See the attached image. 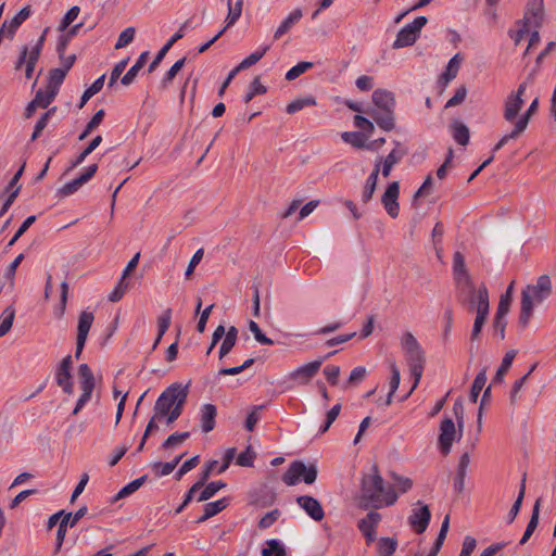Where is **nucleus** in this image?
Instances as JSON below:
<instances>
[{
  "instance_id": "1",
  "label": "nucleus",
  "mask_w": 556,
  "mask_h": 556,
  "mask_svg": "<svg viewBox=\"0 0 556 556\" xmlns=\"http://www.w3.org/2000/svg\"><path fill=\"white\" fill-rule=\"evenodd\" d=\"M362 497L375 507L393 505L399 495L393 486L384 484L378 467L372 465L362 479Z\"/></svg>"
},
{
  "instance_id": "2",
  "label": "nucleus",
  "mask_w": 556,
  "mask_h": 556,
  "mask_svg": "<svg viewBox=\"0 0 556 556\" xmlns=\"http://www.w3.org/2000/svg\"><path fill=\"white\" fill-rule=\"evenodd\" d=\"M188 395V387L181 383H173L166 388L157 397L154 412L159 420L165 419L167 424H173L182 413L184 405Z\"/></svg>"
},
{
  "instance_id": "3",
  "label": "nucleus",
  "mask_w": 556,
  "mask_h": 556,
  "mask_svg": "<svg viewBox=\"0 0 556 556\" xmlns=\"http://www.w3.org/2000/svg\"><path fill=\"white\" fill-rule=\"evenodd\" d=\"M552 294V280L549 276L542 275L535 283L528 285L521 291L519 323L526 327L532 317L535 306L542 304Z\"/></svg>"
},
{
  "instance_id": "4",
  "label": "nucleus",
  "mask_w": 556,
  "mask_h": 556,
  "mask_svg": "<svg viewBox=\"0 0 556 556\" xmlns=\"http://www.w3.org/2000/svg\"><path fill=\"white\" fill-rule=\"evenodd\" d=\"M374 109L367 111L377 125L384 131H391L395 127V98L393 92L387 89H376L372 92Z\"/></svg>"
},
{
  "instance_id": "5",
  "label": "nucleus",
  "mask_w": 556,
  "mask_h": 556,
  "mask_svg": "<svg viewBox=\"0 0 556 556\" xmlns=\"http://www.w3.org/2000/svg\"><path fill=\"white\" fill-rule=\"evenodd\" d=\"M469 303L477 309V316L470 334L471 340L475 341L479 338L489 315V292L484 285L471 291Z\"/></svg>"
},
{
  "instance_id": "6",
  "label": "nucleus",
  "mask_w": 556,
  "mask_h": 556,
  "mask_svg": "<svg viewBox=\"0 0 556 556\" xmlns=\"http://www.w3.org/2000/svg\"><path fill=\"white\" fill-rule=\"evenodd\" d=\"M317 478V468L315 465L306 466L301 460L292 462L288 470L282 476V481L287 485H295L300 481L312 484Z\"/></svg>"
},
{
  "instance_id": "7",
  "label": "nucleus",
  "mask_w": 556,
  "mask_h": 556,
  "mask_svg": "<svg viewBox=\"0 0 556 556\" xmlns=\"http://www.w3.org/2000/svg\"><path fill=\"white\" fill-rule=\"evenodd\" d=\"M49 28H46L42 35L38 38L34 46L28 48L27 46H23L21 50V54L15 63V70H20L24 64L26 65L25 75L29 79L33 76L35 65L39 59L41 53L46 35Z\"/></svg>"
},
{
  "instance_id": "8",
  "label": "nucleus",
  "mask_w": 556,
  "mask_h": 556,
  "mask_svg": "<svg viewBox=\"0 0 556 556\" xmlns=\"http://www.w3.org/2000/svg\"><path fill=\"white\" fill-rule=\"evenodd\" d=\"M427 22L428 20L426 16H418L412 23L401 28L392 45L393 49H401L413 46Z\"/></svg>"
},
{
  "instance_id": "9",
  "label": "nucleus",
  "mask_w": 556,
  "mask_h": 556,
  "mask_svg": "<svg viewBox=\"0 0 556 556\" xmlns=\"http://www.w3.org/2000/svg\"><path fill=\"white\" fill-rule=\"evenodd\" d=\"M405 359L407 362V365L410 370V375L414 378L413 386L409 390V392L404 396V400L407 399L412 392L417 388L424 372V366H425V352L422 348L415 350L414 352H410L405 355Z\"/></svg>"
},
{
  "instance_id": "10",
  "label": "nucleus",
  "mask_w": 556,
  "mask_h": 556,
  "mask_svg": "<svg viewBox=\"0 0 556 556\" xmlns=\"http://www.w3.org/2000/svg\"><path fill=\"white\" fill-rule=\"evenodd\" d=\"M459 440V430H456L455 424L451 418H444L440 425L439 447L443 455L451 452L453 442Z\"/></svg>"
},
{
  "instance_id": "11",
  "label": "nucleus",
  "mask_w": 556,
  "mask_h": 556,
  "mask_svg": "<svg viewBox=\"0 0 556 556\" xmlns=\"http://www.w3.org/2000/svg\"><path fill=\"white\" fill-rule=\"evenodd\" d=\"M399 195H400V184L397 181H393L389 184L386 191L382 194L381 203L391 218H396L400 213L399 205Z\"/></svg>"
},
{
  "instance_id": "12",
  "label": "nucleus",
  "mask_w": 556,
  "mask_h": 556,
  "mask_svg": "<svg viewBox=\"0 0 556 556\" xmlns=\"http://www.w3.org/2000/svg\"><path fill=\"white\" fill-rule=\"evenodd\" d=\"M94 316L91 312L84 311L79 315L78 327H77V342L75 357L79 358L84 350L88 332L92 326Z\"/></svg>"
},
{
  "instance_id": "13",
  "label": "nucleus",
  "mask_w": 556,
  "mask_h": 556,
  "mask_svg": "<svg viewBox=\"0 0 556 556\" xmlns=\"http://www.w3.org/2000/svg\"><path fill=\"white\" fill-rule=\"evenodd\" d=\"M324 359L325 358H319L298 367L290 372L289 378L300 386L307 384L320 369Z\"/></svg>"
},
{
  "instance_id": "14",
  "label": "nucleus",
  "mask_w": 556,
  "mask_h": 556,
  "mask_svg": "<svg viewBox=\"0 0 556 556\" xmlns=\"http://www.w3.org/2000/svg\"><path fill=\"white\" fill-rule=\"evenodd\" d=\"M406 153V149L399 141H394L392 151L384 159L378 157L376 160V163L381 161L380 170L382 176L386 178L389 177L393 166L399 164Z\"/></svg>"
},
{
  "instance_id": "15",
  "label": "nucleus",
  "mask_w": 556,
  "mask_h": 556,
  "mask_svg": "<svg viewBox=\"0 0 556 556\" xmlns=\"http://www.w3.org/2000/svg\"><path fill=\"white\" fill-rule=\"evenodd\" d=\"M97 170H98V165L97 164L89 165L85 169V172L83 174H80L77 178L66 182L59 190V192L63 197H68L71 194L75 193L76 191H78L85 184H87L94 176Z\"/></svg>"
},
{
  "instance_id": "16",
  "label": "nucleus",
  "mask_w": 556,
  "mask_h": 556,
  "mask_svg": "<svg viewBox=\"0 0 556 556\" xmlns=\"http://www.w3.org/2000/svg\"><path fill=\"white\" fill-rule=\"evenodd\" d=\"M296 503L313 520L320 521L325 517L324 508L315 497L301 495L296 497Z\"/></svg>"
},
{
  "instance_id": "17",
  "label": "nucleus",
  "mask_w": 556,
  "mask_h": 556,
  "mask_svg": "<svg viewBox=\"0 0 556 556\" xmlns=\"http://www.w3.org/2000/svg\"><path fill=\"white\" fill-rule=\"evenodd\" d=\"M431 513L427 505H421L418 508H414L408 518L410 527L417 533H424L430 522Z\"/></svg>"
},
{
  "instance_id": "18",
  "label": "nucleus",
  "mask_w": 556,
  "mask_h": 556,
  "mask_svg": "<svg viewBox=\"0 0 556 556\" xmlns=\"http://www.w3.org/2000/svg\"><path fill=\"white\" fill-rule=\"evenodd\" d=\"M523 103V98H520L517 94H508L504 101V119L515 125L516 121L519 118L518 114L521 111Z\"/></svg>"
},
{
  "instance_id": "19",
  "label": "nucleus",
  "mask_w": 556,
  "mask_h": 556,
  "mask_svg": "<svg viewBox=\"0 0 556 556\" xmlns=\"http://www.w3.org/2000/svg\"><path fill=\"white\" fill-rule=\"evenodd\" d=\"M543 17V0H530L527 4V10L523 21L533 25L534 28L541 25Z\"/></svg>"
},
{
  "instance_id": "20",
  "label": "nucleus",
  "mask_w": 556,
  "mask_h": 556,
  "mask_svg": "<svg viewBox=\"0 0 556 556\" xmlns=\"http://www.w3.org/2000/svg\"><path fill=\"white\" fill-rule=\"evenodd\" d=\"M303 16V12L301 9L293 10L277 27L274 34V39H280L285 34H287L295 24L300 22Z\"/></svg>"
},
{
  "instance_id": "21",
  "label": "nucleus",
  "mask_w": 556,
  "mask_h": 556,
  "mask_svg": "<svg viewBox=\"0 0 556 556\" xmlns=\"http://www.w3.org/2000/svg\"><path fill=\"white\" fill-rule=\"evenodd\" d=\"M216 415L217 410L213 404H204L201 407L200 422L203 432L207 433L214 429Z\"/></svg>"
},
{
  "instance_id": "22",
  "label": "nucleus",
  "mask_w": 556,
  "mask_h": 556,
  "mask_svg": "<svg viewBox=\"0 0 556 556\" xmlns=\"http://www.w3.org/2000/svg\"><path fill=\"white\" fill-rule=\"evenodd\" d=\"M380 164L381 161L375 163V167L370 175L367 177L363 192H362V201L364 203L369 202L372 199V195L375 193L377 182H378V176L380 173Z\"/></svg>"
},
{
  "instance_id": "23",
  "label": "nucleus",
  "mask_w": 556,
  "mask_h": 556,
  "mask_svg": "<svg viewBox=\"0 0 556 556\" xmlns=\"http://www.w3.org/2000/svg\"><path fill=\"white\" fill-rule=\"evenodd\" d=\"M185 26H186V24L182 25L181 28L177 33H175L172 36V38L161 48V50L157 52V54L155 55V58L152 61V63L149 65V68H148L149 73H152V72L155 71V68L162 62V60L164 59V56L166 55L168 50L173 47V45L184 37L182 28Z\"/></svg>"
},
{
  "instance_id": "24",
  "label": "nucleus",
  "mask_w": 556,
  "mask_h": 556,
  "mask_svg": "<svg viewBox=\"0 0 556 556\" xmlns=\"http://www.w3.org/2000/svg\"><path fill=\"white\" fill-rule=\"evenodd\" d=\"M460 56L459 54H455L447 63L445 71L442 73L439 79V84L445 88L450 81H452L458 73L459 70Z\"/></svg>"
},
{
  "instance_id": "25",
  "label": "nucleus",
  "mask_w": 556,
  "mask_h": 556,
  "mask_svg": "<svg viewBox=\"0 0 556 556\" xmlns=\"http://www.w3.org/2000/svg\"><path fill=\"white\" fill-rule=\"evenodd\" d=\"M149 58V52L144 51L142 52L139 58L137 59L136 63L128 70V72L122 77V84L124 86H129L134 83L136 76L138 75L139 71L146 65Z\"/></svg>"
},
{
  "instance_id": "26",
  "label": "nucleus",
  "mask_w": 556,
  "mask_h": 556,
  "mask_svg": "<svg viewBox=\"0 0 556 556\" xmlns=\"http://www.w3.org/2000/svg\"><path fill=\"white\" fill-rule=\"evenodd\" d=\"M78 376L81 391L92 392L94 389V377L87 364H81L79 366Z\"/></svg>"
},
{
  "instance_id": "27",
  "label": "nucleus",
  "mask_w": 556,
  "mask_h": 556,
  "mask_svg": "<svg viewBox=\"0 0 556 556\" xmlns=\"http://www.w3.org/2000/svg\"><path fill=\"white\" fill-rule=\"evenodd\" d=\"M381 515L377 511H369L365 518L358 522V529L362 533L376 532Z\"/></svg>"
},
{
  "instance_id": "28",
  "label": "nucleus",
  "mask_w": 556,
  "mask_h": 556,
  "mask_svg": "<svg viewBox=\"0 0 556 556\" xmlns=\"http://www.w3.org/2000/svg\"><path fill=\"white\" fill-rule=\"evenodd\" d=\"M451 130H452L453 139L458 144H462V146L468 144L469 137H470L469 136V129H468V127L464 123L458 122V121H454L451 124Z\"/></svg>"
},
{
  "instance_id": "29",
  "label": "nucleus",
  "mask_w": 556,
  "mask_h": 556,
  "mask_svg": "<svg viewBox=\"0 0 556 556\" xmlns=\"http://www.w3.org/2000/svg\"><path fill=\"white\" fill-rule=\"evenodd\" d=\"M237 336H238L237 328L235 326H231L228 329L226 337L224 338V340L220 344L219 352H218L219 359H223L232 350V348L235 346V344L237 342Z\"/></svg>"
},
{
  "instance_id": "30",
  "label": "nucleus",
  "mask_w": 556,
  "mask_h": 556,
  "mask_svg": "<svg viewBox=\"0 0 556 556\" xmlns=\"http://www.w3.org/2000/svg\"><path fill=\"white\" fill-rule=\"evenodd\" d=\"M341 138L345 143L351 144L357 149H371L370 146L366 144V137L364 134L358 131H344L341 134Z\"/></svg>"
},
{
  "instance_id": "31",
  "label": "nucleus",
  "mask_w": 556,
  "mask_h": 556,
  "mask_svg": "<svg viewBox=\"0 0 556 556\" xmlns=\"http://www.w3.org/2000/svg\"><path fill=\"white\" fill-rule=\"evenodd\" d=\"M228 14L225 20V27L229 28L233 26L242 14L243 0H237L235 4H232L231 0H228Z\"/></svg>"
},
{
  "instance_id": "32",
  "label": "nucleus",
  "mask_w": 556,
  "mask_h": 556,
  "mask_svg": "<svg viewBox=\"0 0 556 556\" xmlns=\"http://www.w3.org/2000/svg\"><path fill=\"white\" fill-rule=\"evenodd\" d=\"M453 270L458 281L464 279L468 285H470L469 276L466 270L465 258L460 252L454 253Z\"/></svg>"
},
{
  "instance_id": "33",
  "label": "nucleus",
  "mask_w": 556,
  "mask_h": 556,
  "mask_svg": "<svg viewBox=\"0 0 556 556\" xmlns=\"http://www.w3.org/2000/svg\"><path fill=\"white\" fill-rule=\"evenodd\" d=\"M539 514H540V500H538L533 506L531 518L527 525L526 531L522 535V538L519 541L520 545H523L532 535L534 530L538 527L539 523Z\"/></svg>"
},
{
  "instance_id": "34",
  "label": "nucleus",
  "mask_w": 556,
  "mask_h": 556,
  "mask_svg": "<svg viewBox=\"0 0 556 556\" xmlns=\"http://www.w3.org/2000/svg\"><path fill=\"white\" fill-rule=\"evenodd\" d=\"M270 46L269 45H262L257 48V50H255L253 53H251L249 56H247L245 59H243L239 65L237 66L240 71L242 70H245V68H249L250 66L254 65L255 63H257L264 55L265 53L269 50Z\"/></svg>"
},
{
  "instance_id": "35",
  "label": "nucleus",
  "mask_w": 556,
  "mask_h": 556,
  "mask_svg": "<svg viewBox=\"0 0 556 556\" xmlns=\"http://www.w3.org/2000/svg\"><path fill=\"white\" fill-rule=\"evenodd\" d=\"M146 481V476H142L140 478H137L123 486L113 497L112 502H116L118 500L125 498L132 493H135Z\"/></svg>"
},
{
  "instance_id": "36",
  "label": "nucleus",
  "mask_w": 556,
  "mask_h": 556,
  "mask_svg": "<svg viewBox=\"0 0 556 556\" xmlns=\"http://www.w3.org/2000/svg\"><path fill=\"white\" fill-rule=\"evenodd\" d=\"M15 317V308L8 306L0 315V338L5 336L12 328Z\"/></svg>"
},
{
  "instance_id": "37",
  "label": "nucleus",
  "mask_w": 556,
  "mask_h": 556,
  "mask_svg": "<svg viewBox=\"0 0 556 556\" xmlns=\"http://www.w3.org/2000/svg\"><path fill=\"white\" fill-rule=\"evenodd\" d=\"M538 108H539V99L535 98L531 104L529 105V108L527 109V111L521 115L519 116V118L516 121L515 123V126L522 132H525V130L527 129L528 127V124H529V121L530 118L532 117V115L535 114V112L538 111Z\"/></svg>"
},
{
  "instance_id": "38",
  "label": "nucleus",
  "mask_w": 556,
  "mask_h": 556,
  "mask_svg": "<svg viewBox=\"0 0 556 556\" xmlns=\"http://www.w3.org/2000/svg\"><path fill=\"white\" fill-rule=\"evenodd\" d=\"M313 105H316V99L312 96H307L304 98H298V99L293 100L292 102H290L287 105L286 111L288 114H294V113L303 110L306 106H313Z\"/></svg>"
},
{
  "instance_id": "39",
  "label": "nucleus",
  "mask_w": 556,
  "mask_h": 556,
  "mask_svg": "<svg viewBox=\"0 0 556 556\" xmlns=\"http://www.w3.org/2000/svg\"><path fill=\"white\" fill-rule=\"evenodd\" d=\"M104 80H105V75H102L100 76L99 78H97L92 85L90 87H88L81 98H80V103H79V109H81L87 102L88 100L93 97L96 93H98L102 88H103V85H104Z\"/></svg>"
},
{
  "instance_id": "40",
  "label": "nucleus",
  "mask_w": 556,
  "mask_h": 556,
  "mask_svg": "<svg viewBox=\"0 0 556 556\" xmlns=\"http://www.w3.org/2000/svg\"><path fill=\"white\" fill-rule=\"evenodd\" d=\"M525 493H526V476H523V478L521 480L518 496H517L515 503L513 504V506H511V508H510V510H509V513L507 515L508 523H511L515 520V518L517 517V515H518V513L520 510V507L522 505Z\"/></svg>"
},
{
  "instance_id": "41",
  "label": "nucleus",
  "mask_w": 556,
  "mask_h": 556,
  "mask_svg": "<svg viewBox=\"0 0 556 556\" xmlns=\"http://www.w3.org/2000/svg\"><path fill=\"white\" fill-rule=\"evenodd\" d=\"M55 380L58 386L61 387L65 393H73V381L71 371L56 369Z\"/></svg>"
},
{
  "instance_id": "42",
  "label": "nucleus",
  "mask_w": 556,
  "mask_h": 556,
  "mask_svg": "<svg viewBox=\"0 0 556 556\" xmlns=\"http://www.w3.org/2000/svg\"><path fill=\"white\" fill-rule=\"evenodd\" d=\"M486 383V370H481L475 378L471 390H470V401L476 403L480 392L484 388Z\"/></svg>"
},
{
  "instance_id": "43",
  "label": "nucleus",
  "mask_w": 556,
  "mask_h": 556,
  "mask_svg": "<svg viewBox=\"0 0 556 556\" xmlns=\"http://www.w3.org/2000/svg\"><path fill=\"white\" fill-rule=\"evenodd\" d=\"M56 94V91L50 90L49 87L46 86L45 89H39L36 92L34 100L39 108L46 109L54 100Z\"/></svg>"
},
{
  "instance_id": "44",
  "label": "nucleus",
  "mask_w": 556,
  "mask_h": 556,
  "mask_svg": "<svg viewBox=\"0 0 556 556\" xmlns=\"http://www.w3.org/2000/svg\"><path fill=\"white\" fill-rule=\"evenodd\" d=\"M226 483L222 481H212L205 485L200 495L198 496V502H205L213 497L219 490L224 489Z\"/></svg>"
},
{
  "instance_id": "45",
  "label": "nucleus",
  "mask_w": 556,
  "mask_h": 556,
  "mask_svg": "<svg viewBox=\"0 0 556 556\" xmlns=\"http://www.w3.org/2000/svg\"><path fill=\"white\" fill-rule=\"evenodd\" d=\"M185 63L186 58H181L172 65V67L165 73L164 77L161 80L162 88L165 89L172 84L173 79L176 77L178 72L184 67Z\"/></svg>"
},
{
  "instance_id": "46",
  "label": "nucleus",
  "mask_w": 556,
  "mask_h": 556,
  "mask_svg": "<svg viewBox=\"0 0 556 556\" xmlns=\"http://www.w3.org/2000/svg\"><path fill=\"white\" fill-rule=\"evenodd\" d=\"M101 142H102L101 136L94 137L89 142V144L77 155L75 161L72 163V167H76V166L80 165L86 160V157L100 146Z\"/></svg>"
},
{
  "instance_id": "47",
  "label": "nucleus",
  "mask_w": 556,
  "mask_h": 556,
  "mask_svg": "<svg viewBox=\"0 0 556 556\" xmlns=\"http://www.w3.org/2000/svg\"><path fill=\"white\" fill-rule=\"evenodd\" d=\"M65 76L66 70H62L61 67L52 70L49 75L47 87H49L50 90L56 91L58 93Z\"/></svg>"
},
{
  "instance_id": "48",
  "label": "nucleus",
  "mask_w": 556,
  "mask_h": 556,
  "mask_svg": "<svg viewBox=\"0 0 556 556\" xmlns=\"http://www.w3.org/2000/svg\"><path fill=\"white\" fill-rule=\"evenodd\" d=\"M401 348L403 350L404 355L414 352L415 350H418L421 348L417 339L414 337V334L409 331L403 333L401 337Z\"/></svg>"
},
{
  "instance_id": "49",
  "label": "nucleus",
  "mask_w": 556,
  "mask_h": 556,
  "mask_svg": "<svg viewBox=\"0 0 556 556\" xmlns=\"http://www.w3.org/2000/svg\"><path fill=\"white\" fill-rule=\"evenodd\" d=\"M397 547V542L391 538H381L378 543L379 556H392Z\"/></svg>"
},
{
  "instance_id": "50",
  "label": "nucleus",
  "mask_w": 556,
  "mask_h": 556,
  "mask_svg": "<svg viewBox=\"0 0 556 556\" xmlns=\"http://www.w3.org/2000/svg\"><path fill=\"white\" fill-rule=\"evenodd\" d=\"M105 113H104V110H99L92 117L91 119L87 123L85 129L83 130V132L79 135L78 139L79 140H84L87 138V136L94 129L97 128L103 121V117H104Z\"/></svg>"
},
{
  "instance_id": "51",
  "label": "nucleus",
  "mask_w": 556,
  "mask_h": 556,
  "mask_svg": "<svg viewBox=\"0 0 556 556\" xmlns=\"http://www.w3.org/2000/svg\"><path fill=\"white\" fill-rule=\"evenodd\" d=\"M228 505H229V500L227 497H223L215 502H210V503L205 504L204 511L206 513V516L208 515L212 518L215 515L223 511Z\"/></svg>"
},
{
  "instance_id": "52",
  "label": "nucleus",
  "mask_w": 556,
  "mask_h": 556,
  "mask_svg": "<svg viewBox=\"0 0 556 556\" xmlns=\"http://www.w3.org/2000/svg\"><path fill=\"white\" fill-rule=\"evenodd\" d=\"M56 108H52L48 110L42 116L39 118V121L36 123L33 135H31V141H35L41 134V131L47 127L51 116L54 114Z\"/></svg>"
},
{
  "instance_id": "53",
  "label": "nucleus",
  "mask_w": 556,
  "mask_h": 556,
  "mask_svg": "<svg viewBox=\"0 0 556 556\" xmlns=\"http://www.w3.org/2000/svg\"><path fill=\"white\" fill-rule=\"evenodd\" d=\"M262 556H286V549L277 540L267 541V547L262 549Z\"/></svg>"
},
{
  "instance_id": "54",
  "label": "nucleus",
  "mask_w": 556,
  "mask_h": 556,
  "mask_svg": "<svg viewBox=\"0 0 556 556\" xmlns=\"http://www.w3.org/2000/svg\"><path fill=\"white\" fill-rule=\"evenodd\" d=\"M266 92V87L261 84L260 78L255 77L251 83L248 92L244 94V102L249 103L253 100V98L257 94H264Z\"/></svg>"
},
{
  "instance_id": "55",
  "label": "nucleus",
  "mask_w": 556,
  "mask_h": 556,
  "mask_svg": "<svg viewBox=\"0 0 556 556\" xmlns=\"http://www.w3.org/2000/svg\"><path fill=\"white\" fill-rule=\"evenodd\" d=\"M136 29L132 26L125 28L118 36L117 41L115 43V49H122L132 42L135 38Z\"/></svg>"
},
{
  "instance_id": "56",
  "label": "nucleus",
  "mask_w": 556,
  "mask_h": 556,
  "mask_svg": "<svg viewBox=\"0 0 556 556\" xmlns=\"http://www.w3.org/2000/svg\"><path fill=\"white\" fill-rule=\"evenodd\" d=\"M312 67V62H300L287 72L286 79L290 81L294 80L295 78H298L300 75L304 74Z\"/></svg>"
},
{
  "instance_id": "57",
  "label": "nucleus",
  "mask_w": 556,
  "mask_h": 556,
  "mask_svg": "<svg viewBox=\"0 0 556 556\" xmlns=\"http://www.w3.org/2000/svg\"><path fill=\"white\" fill-rule=\"evenodd\" d=\"M391 478L393 480V484H391L390 486H393V490L395 491L399 490L401 493H405L407 492L412 485H413V482L409 478H406V477H402V476H399L396 473H392L391 475Z\"/></svg>"
},
{
  "instance_id": "58",
  "label": "nucleus",
  "mask_w": 556,
  "mask_h": 556,
  "mask_svg": "<svg viewBox=\"0 0 556 556\" xmlns=\"http://www.w3.org/2000/svg\"><path fill=\"white\" fill-rule=\"evenodd\" d=\"M515 355H516L515 351H509L505 354L504 358L502 359V364L496 371L495 380H498V381L502 380L504 375L509 370V368L513 364V361L515 358Z\"/></svg>"
},
{
  "instance_id": "59",
  "label": "nucleus",
  "mask_w": 556,
  "mask_h": 556,
  "mask_svg": "<svg viewBox=\"0 0 556 556\" xmlns=\"http://www.w3.org/2000/svg\"><path fill=\"white\" fill-rule=\"evenodd\" d=\"M513 289H514V282H511L508 286L506 292L504 294H502V296L500 299V303H498V306H497V312H500L501 315H507V313L509 311V306H510V302H511Z\"/></svg>"
},
{
  "instance_id": "60",
  "label": "nucleus",
  "mask_w": 556,
  "mask_h": 556,
  "mask_svg": "<svg viewBox=\"0 0 556 556\" xmlns=\"http://www.w3.org/2000/svg\"><path fill=\"white\" fill-rule=\"evenodd\" d=\"M190 437L189 432H176L169 435L162 444L164 448H173L182 444Z\"/></svg>"
},
{
  "instance_id": "61",
  "label": "nucleus",
  "mask_w": 556,
  "mask_h": 556,
  "mask_svg": "<svg viewBox=\"0 0 556 556\" xmlns=\"http://www.w3.org/2000/svg\"><path fill=\"white\" fill-rule=\"evenodd\" d=\"M264 408V405H257V406H253L252 410L249 413L247 419H245V429L248 431H253L256 424L260 421L261 419V414L260 412Z\"/></svg>"
},
{
  "instance_id": "62",
  "label": "nucleus",
  "mask_w": 556,
  "mask_h": 556,
  "mask_svg": "<svg viewBox=\"0 0 556 556\" xmlns=\"http://www.w3.org/2000/svg\"><path fill=\"white\" fill-rule=\"evenodd\" d=\"M87 514V507H80L75 514L67 513L62 515L61 521H67L66 527L73 528Z\"/></svg>"
},
{
  "instance_id": "63",
  "label": "nucleus",
  "mask_w": 556,
  "mask_h": 556,
  "mask_svg": "<svg viewBox=\"0 0 556 556\" xmlns=\"http://www.w3.org/2000/svg\"><path fill=\"white\" fill-rule=\"evenodd\" d=\"M249 329L250 331L253 333L255 340L262 344H266V345H273L274 344V341L269 338H267L261 330L260 326L257 325V323H255L254 320H251L249 323Z\"/></svg>"
},
{
  "instance_id": "64",
  "label": "nucleus",
  "mask_w": 556,
  "mask_h": 556,
  "mask_svg": "<svg viewBox=\"0 0 556 556\" xmlns=\"http://www.w3.org/2000/svg\"><path fill=\"white\" fill-rule=\"evenodd\" d=\"M255 458V453L250 446L245 451L241 452L237 457V465L242 467H252Z\"/></svg>"
}]
</instances>
